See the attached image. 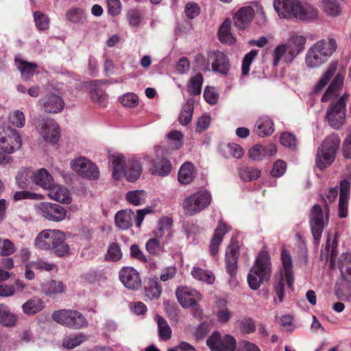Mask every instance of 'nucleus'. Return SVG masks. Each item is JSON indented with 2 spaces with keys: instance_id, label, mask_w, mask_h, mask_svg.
I'll return each instance as SVG.
<instances>
[{
  "instance_id": "nucleus-59",
  "label": "nucleus",
  "mask_w": 351,
  "mask_h": 351,
  "mask_svg": "<svg viewBox=\"0 0 351 351\" xmlns=\"http://www.w3.org/2000/svg\"><path fill=\"white\" fill-rule=\"evenodd\" d=\"M221 335L219 332H214L207 339L206 345L211 351H218L219 346L221 341Z\"/></svg>"
},
{
  "instance_id": "nucleus-34",
  "label": "nucleus",
  "mask_w": 351,
  "mask_h": 351,
  "mask_svg": "<svg viewBox=\"0 0 351 351\" xmlns=\"http://www.w3.org/2000/svg\"><path fill=\"white\" fill-rule=\"evenodd\" d=\"M44 307V302L41 299L33 298L22 305V310L26 315H34L41 311Z\"/></svg>"
},
{
  "instance_id": "nucleus-62",
  "label": "nucleus",
  "mask_w": 351,
  "mask_h": 351,
  "mask_svg": "<svg viewBox=\"0 0 351 351\" xmlns=\"http://www.w3.org/2000/svg\"><path fill=\"white\" fill-rule=\"evenodd\" d=\"M280 143L283 146L291 149H294L296 146V139L295 136L289 132H285L281 134Z\"/></svg>"
},
{
  "instance_id": "nucleus-15",
  "label": "nucleus",
  "mask_w": 351,
  "mask_h": 351,
  "mask_svg": "<svg viewBox=\"0 0 351 351\" xmlns=\"http://www.w3.org/2000/svg\"><path fill=\"white\" fill-rule=\"evenodd\" d=\"M122 284L128 289L137 290L141 287L139 273L132 267H123L119 273Z\"/></svg>"
},
{
  "instance_id": "nucleus-27",
  "label": "nucleus",
  "mask_w": 351,
  "mask_h": 351,
  "mask_svg": "<svg viewBox=\"0 0 351 351\" xmlns=\"http://www.w3.org/2000/svg\"><path fill=\"white\" fill-rule=\"evenodd\" d=\"M32 182L46 190H48L54 182L51 174L45 169H40L36 172L33 171Z\"/></svg>"
},
{
  "instance_id": "nucleus-30",
  "label": "nucleus",
  "mask_w": 351,
  "mask_h": 351,
  "mask_svg": "<svg viewBox=\"0 0 351 351\" xmlns=\"http://www.w3.org/2000/svg\"><path fill=\"white\" fill-rule=\"evenodd\" d=\"M274 130V123L268 117L260 118L256 123L255 132L261 137L271 134Z\"/></svg>"
},
{
  "instance_id": "nucleus-8",
  "label": "nucleus",
  "mask_w": 351,
  "mask_h": 351,
  "mask_svg": "<svg viewBox=\"0 0 351 351\" xmlns=\"http://www.w3.org/2000/svg\"><path fill=\"white\" fill-rule=\"evenodd\" d=\"M212 202V195L208 191L195 192L184 199L182 208L187 216H195L208 208Z\"/></svg>"
},
{
  "instance_id": "nucleus-40",
  "label": "nucleus",
  "mask_w": 351,
  "mask_h": 351,
  "mask_svg": "<svg viewBox=\"0 0 351 351\" xmlns=\"http://www.w3.org/2000/svg\"><path fill=\"white\" fill-rule=\"evenodd\" d=\"M194 101L188 99L182 110L178 121L182 125L189 124L192 119L193 112Z\"/></svg>"
},
{
  "instance_id": "nucleus-57",
  "label": "nucleus",
  "mask_w": 351,
  "mask_h": 351,
  "mask_svg": "<svg viewBox=\"0 0 351 351\" xmlns=\"http://www.w3.org/2000/svg\"><path fill=\"white\" fill-rule=\"evenodd\" d=\"M120 102L125 107L134 108L138 105V98L134 93H127L120 97Z\"/></svg>"
},
{
  "instance_id": "nucleus-49",
  "label": "nucleus",
  "mask_w": 351,
  "mask_h": 351,
  "mask_svg": "<svg viewBox=\"0 0 351 351\" xmlns=\"http://www.w3.org/2000/svg\"><path fill=\"white\" fill-rule=\"evenodd\" d=\"M88 339L87 337L82 333L75 336L66 337L63 341V346L69 349L74 348Z\"/></svg>"
},
{
  "instance_id": "nucleus-39",
  "label": "nucleus",
  "mask_w": 351,
  "mask_h": 351,
  "mask_svg": "<svg viewBox=\"0 0 351 351\" xmlns=\"http://www.w3.org/2000/svg\"><path fill=\"white\" fill-rule=\"evenodd\" d=\"M162 287L158 278H151L149 279L148 287L145 289V295L149 300L157 299L160 296Z\"/></svg>"
},
{
  "instance_id": "nucleus-52",
  "label": "nucleus",
  "mask_w": 351,
  "mask_h": 351,
  "mask_svg": "<svg viewBox=\"0 0 351 351\" xmlns=\"http://www.w3.org/2000/svg\"><path fill=\"white\" fill-rule=\"evenodd\" d=\"M172 222L173 221L171 218H162L159 221L158 230L155 232L156 237L161 238L165 233H169Z\"/></svg>"
},
{
  "instance_id": "nucleus-41",
  "label": "nucleus",
  "mask_w": 351,
  "mask_h": 351,
  "mask_svg": "<svg viewBox=\"0 0 351 351\" xmlns=\"http://www.w3.org/2000/svg\"><path fill=\"white\" fill-rule=\"evenodd\" d=\"M66 18L73 23H84L86 21V14L82 8H71L66 12Z\"/></svg>"
},
{
  "instance_id": "nucleus-18",
  "label": "nucleus",
  "mask_w": 351,
  "mask_h": 351,
  "mask_svg": "<svg viewBox=\"0 0 351 351\" xmlns=\"http://www.w3.org/2000/svg\"><path fill=\"white\" fill-rule=\"evenodd\" d=\"M39 133L47 142L56 143L60 138V128L52 119L43 121L38 128Z\"/></svg>"
},
{
  "instance_id": "nucleus-51",
  "label": "nucleus",
  "mask_w": 351,
  "mask_h": 351,
  "mask_svg": "<svg viewBox=\"0 0 351 351\" xmlns=\"http://www.w3.org/2000/svg\"><path fill=\"white\" fill-rule=\"evenodd\" d=\"M122 256L120 247L118 244L113 243L108 247L106 258L108 261L117 262L121 259Z\"/></svg>"
},
{
  "instance_id": "nucleus-29",
  "label": "nucleus",
  "mask_w": 351,
  "mask_h": 351,
  "mask_svg": "<svg viewBox=\"0 0 351 351\" xmlns=\"http://www.w3.org/2000/svg\"><path fill=\"white\" fill-rule=\"evenodd\" d=\"M227 232V227L223 221L219 222L217 228L215 229L212 241L210 245V253L215 255L218 252V248L222 241L223 236Z\"/></svg>"
},
{
  "instance_id": "nucleus-14",
  "label": "nucleus",
  "mask_w": 351,
  "mask_h": 351,
  "mask_svg": "<svg viewBox=\"0 0 351 351\" xmlns=\"http://www.w3.org/2000/svg\"><path fill=\"white\" fill-rule=\"evenodd\" d=\"M71 168L78 174L89 179H97L99 175L97 167L84 157H80L71 161Z\"/></svg>"
},
{
  "instance_id": "nucleus-9",
  "label": "nucleus",
  "mask_w": 351,
  "mask_h": 351,
  "mask_svg": "<svg viewBox=\"0 0 351 351\" xmlns=\"http://www.w3.org/2000/svg\"><path fill=\"white\" fill-rule=\"evenodd\" d=\"M51 318L56 322L73 329H80L88 326V321L79 311L73 309L55 311Z\"/></svg>"
},
{
  "instance_id": "nucleus-16",
  "label": "nucleus",
  "mask_w": 351,
  "mask_h": 351,
  "mask_svg": "<svg viewBox=\"0 0 351 351\" xmlns=\"http://www.w3.org/2000/svg\"><path fill=\"white\" fill-rule=\"evenodd\" d=\"M176 296L180 304L184 308L195 306L202 299L200 293L187 287H180L176 289Z\"/></svg>"
},
{
  "instance_id": "nucleus-25",
  "label": "nucleus",
  "mask_w": 351,
  "mask_h": 351,
  "mask_svg": "<svg viewBox=\"0 0 351 351\" xmlns=\"http://www.w3.org/2000/svg\"><path fill=\"white\" fill-rule=\"evenodd\" d=\"M136 216L131 210L119 211L115 215L116 225L122 230L130 228L133 223H136Z\"/></svg>"
},
{
  "instance_id": "nucleus-22",
  "label": "nucleus",
  "mask_w": 351,
  "mask_h": 351,
  "mask_svg": "<svg viewBox=\"0 0 351 351\" xmlns=\"http://www.w3.org/2000/svg\"><path fill=\"white\" fill-rule=\"evenodd\" d=\"M254 16V10L251 7L241 8L235 14L234 24L239 29H245L249 25Z\"/></svg>"
},
{
  "instance_id": "nucleus-1",
  "label": "nucleus",
  "mask_w": 351,
  "mask_h": 351,
  "mask_svg": "<svg viewBox=\"0 0 351 351\" xmlns=\"http://www.w3.org/2000/svg\"><path fill=\"white\" fill-rule=\"evenodd\" d=\"M35 246L40 250L53 251L57 256L69 254V246L65 243L64 234L59 230H45L36 237Z\"/></svg>"
},
{
  "instance_id": "nucleus-42",
  "label": "nucleus",
  "mask_w": 351,
  "mask_h": 351,
  "mask_svg": "<svg viewBox=\"0 0 351 351\" xmlns=\"http://www.w3.org/2000/svg\"><path fill=\"white\" fill-rule=\"evenodd\" d=\"M16 61L17 62V67L21 71L23 78L25 80L29 79L35 73L37 65L34 63L18 60L17 59H16Z\"/></svg>"
},
{
  "instance_id": "nucleus-12",
  "label": "nucleus",
  "mask_w": 351,
  "mask_h": 351,
  "mask_svg": "<svg viewBox=\"0 0 351 351\" xmlns=\"http://www.w3.org/2000/svg\"><path fill=\"white\" fill-rule=\"evenodd\" d=\"M325 209L326 213V219L324 218V212L321 206L318 204H315L312 207L310 213V226L313 239L316 243H319L324 226L328 222V206H326Z\"/></svg>"
},
{
  "instance_id": "nucleus-5",
  "label": "nucleus",
  "mask_w": 351,
  "mask_h": 351,
  "mask_svg": "<svg viewBox=\"0 0 351 351\" xmlns=\"http://www.w3.org/2000/svg\"><path fill=\"white\" fill-rule=\"evenodd\" d=\"M271 276V263L269 256L267 252H261L256 262L247 275V282L250 287L257 290L264 281H267Z\"/></svg>"
},
{
  "instance_id": "nucleus-7",
  "label": "nucleus",
  "mask_w": 351,
  "mask_h": 351,
  "mask_svg": "<svg viewBox=\"0 0 351 351\" xmlns=\"http://www.w3.org/2000/svg\"><path fill=\"white\" fill-rule=\"evenodd\" d=\"M281 260L285 276L282 274L276 276L273 284L274 289L280 302H282L284 300L285 285L287 284L291 287L293 282L291 257L289 252L285 249H282L281 252Z\"/></svg>"
},
{
  "instance_id": "nucleus-23",
  "label": "nucleus",
  "mask_w": 351,
  "mask_h": 351,
  "mask_svg": "<svg viewBox=\"0 0 351 351\" xmlns=\"http://www.w3.org/2000/svg\"><path fill=\"white\" fill-rule=\"evenodd\" d=\"M213 59L212 69L214 71L227 74L230 69V63L227 56L222 52L217 51L210 56Z\"/></svg>"
},
{
  "instance_id": "nucleus-58",
  "label": "nucleus",
  "mask_w": 351,
  "mask_h": 351,
  "mask_svg": "<svg viewBox=\"0 0 351 351\" xmlns=\"http://www.w3.org/2000/svg\"><path fill=\"white\" fill-rule=\"evenodd\" d=\"M146 250L153 255H160L164 251L156 239H151L147 242Z\"/></svg>"
},
{
  "instance_id": "nucleus-11",
  "label": "nucleus",
  "mask_w": 351,
  "mask_h": 351,
  "mask_svg": "<svg viewBox=\"0 0 351 351\" xmlns=\"http://www.w3.org/2000/svg\"><path fill=\"white\" fill-rule=\"evenodd\" d=\"M22 139L19 132L10 127H0V150L11 154L20 149Z\"/></svg>"
},
{
  "instance_id": "nucleus-46",
  "label": "nucleus",
  "mask_w": 351,
  "mask_h": 351,
  "mask_svg": "<svg viewBox=\"0 0 351 351\" xmlns=\"http://www.w3.org/2000/svg\"><path fill=\"white\" fill-rule=\"evenodd\" d=\"M191 274L193 278L208 284H213L215 278L211 271L204 270L199 267H193Z\"/></svg>"
},
{
  "instance_id": "nucleus-44",
  "label": "nucleus",
  "mask_w": 351,
  "mask_h": 351,
  "mask_svg": "<svg viewBox=\"0 0 351 351\" xmlns=\"http://www.w3.org/2000/svg\"><path fill=\"white\" fill-rule=\"evenodd\" d=\"M147 193L143 190L131 191L127 193L126 199L134 206H140L146 201Z\"/></svg>"
},
{
  "instance_id": "nucleus-60",
  "label": "nucleus",
  "mask_w": 351,
  "mask_h": 351,
  "mask_svg": "<svg viewBox=\"0 0 351 351\" xmlns=\"http://www.w3.org/2000/svg\"><path fill=\"white\" fill-rule=\"evenodd\" d=\"M106 3L110 15L115 16L121 14V3L120 0H106Z\"/></svg>"
},
{
  "instance_id": "nucleus-63",
  "label": "nucleus",
  "mask_w": 351,
  "mask_h": 351,
  "mask_svg": "<svg viewBox=\"0 0 351 351\" xmlns=\"http://www.w3.org/2000/svg\"><path fill=\"white\" fill-rule=\"evenodd\" d=\"M127 19L129 24L131 26H138L141 21V13L138 10L136 9H132L128 11L127 14Z\"/></svg>"
},
{
  "instance_id": "nucleus-21",
  "label": "nucleus",
  "mask_w": 351,
  "mask_h": 351,
  "mask_svg": "<svg viewBox=\"0 0 351 351\" xmlns=\"http://www.w3.org/2000/svg\"><path fill=\"white\" fill-rule=\"evenodd\" d=\"M295 1L296 0H274V7L278 16L285 19L293 18Z\"/></svg>"
},
{
  "instance_id": "nucleus-38",
  "label": "nucleus",
  "mask_w": 351,
  "mask_h": 351,
  "mask_svg": "<svg viewBox=\"0 0 351 351\" xmlns=\"http://www.w3.org/2000/svg\"><path fill=\"white\" fill-rule=\"evenodd\" d=\"M150 170L152 173L160 176H165L170 173L171 164L168 160L162 158L154 161Z\"/></svg>"
},
{
  "instance_id": "nucleus-26",
  "label": "nucleus",
  "mask_w": 351,
  "mask_h": 351,
  "mask_svg": "<svg viewBox=\"0 0 351 351\" xmlns=\"http://www.w3.org/2000/svg\"><path fill=\"white\" fill-rule=\"evenodd\" d=\"M343 75L339 73H337L335 77L334 80H332V83L330 84L327 90L322 96L321 101L322 102H326L335 98L339 95V91L343 85Z\"/></svg>"
},
{
  "instance_id": "nucleus-61",
  "label": "nucleus",
  "mask_w": 351,
  "mask_h": 351,
  "mask_svg": "<svg viewBox=\"0 0 351 351\" xmlns=\"http://www.w3.org/2000/svg\"><path fill=\"white\" fill-rule=\"evenodd\" d=\"M240 330L242 332L250 334L255 331V322L252 318H244L240 322Z\"/></svg>"
},
{
  "instance_id": "nucleus-43",
  "label": "nucleus",
  "mask_w": 351,
  "mask_h": 351,
  "mask_svg": "<svg viewBox=\"0 0 351 351\" xmlns=\"http://www.w3.org/2000/svg\"><path fill=\"white\" fill-rule=\"evenodd\" d=\"M203 77L201 73L192 77L188 84L187 90L191 95H198L201 93Z\"/></svg>"
},
{
  "instance_id": "nucleus-19",
  "label": "nucleus",
  "mask_w": 351,
  "mask_h": 351,
  "mask_svg": "<svg viewBox=\"0 0 351 351\" xmlns=\"http://www.w3.org/2000/svg\"><path fill=\"white\" fill-rule=\"evenodd\" d=\"M240 247L238 243L232 241L226 252V267L231 277L236 275Z\"/></svg>"
},
{
  "instance_id": "nucleus-56",
  "label": "nucleus",
  "mask_w": 351,
  "mask_h": 351,
  "mask_svg": "<svg viewBox=\"0 0 351 351\" xmlns=\"http://www.w3.org/2000/svg\"><path fill=\"white\" fill-rule=\"evenodd\" d=\"M257 54H258V51L253 49V50H251L249 53H247L245 56V57L243 60L242 68H241L242 74L243 75H246L248 74L249 71H250V64H251L253 59L257 56Z\"/></svg>"
},
{
  "instance_id": "nucleus-48",
  "label": "nucleus",
  "mask_w": 351,
  "mask_h": 351,
  "mask_svg": "<svg viewBox=\"0 0 351 351\" xmlns=\"http://www.w3.org/2000/svg\"><path fill=\"white\" fill-rule=\"evenodd\" d=\"M323 10L331 16H337L341 12V8L337 0H324Z\"/></svg>"
},
{
  "instance_id": "nucleus-10",
  "label": "nucleus",
  "mask_w": 351,
  "mask_h": 351,
  "mask_svg": "<svg viewBox=\"0 0 351 351\" xmlns=\"http://www.w3.org/2000/svg\"><path fill=\"white\" fill-rule=\"evenodd\" d=\"M348 95L343 94L335 102L332 103L326 111V119L330 127L340 128L345 123L346 101Z\"/></svg>"
},
{
  "instance_id": "nucleus-36",
  "label": "nucleus",
  "mask_w": 351,
  "mask_h": 351,
  "mask_svg": "<svg viewBox=\"0 0 351 351\" xmlns=\"http://www.w3.org/2000/svg\"><path fill=\"white\" fill-rule=\"evenodd\" d=\"M155 319L157 322L158 333L160 339L162 341L170 339L172 336V330L166 319L159 315H157Z\"/></svg>"
},
{
  "instance_id": "nucleus-2",
  "label": "nucleus",
  "mask_w": 351,
  "mask_h": 351,
  "mask_svg": "<svg viewBox=\"0 0 351 351\" xmlns=\"http://www.w3.org/2000/svg\"><path fill=\"white\" fill-rule=\"evenodd\" d=\"M306 38L300 34H293L286 43L278 45L274 50L273 64L277 66L280 60L285 63H291L295 58L303 52L305 48Z\"/></svg>"
},
{
  "instance_id": "nucleus-17",
  "label": "nucleus",
  "mask_w": 351,
  "mask_h": 351,
  "mask_svg": "<svg viewBox=\"0 0 351 351\" xmlns=\"http://www.w3.org/2000/svg\"><path fill=\"white\" fill-rule=\"evenodd\" d=\"M295 19L303 21H313L318 18V10L308 3H302L298 0L295 4Z\"/></svg>"
},
{
  "instance_id": "nucleus-53",
  "label": "nucleus",
  "mask_w": 351,
  "mask_h": 351,
  "mask_svg": "<svg viewBox=\"0 0 351 351\" xmlns=\"http://www.w3.org/2000/svg\"><path fill=\"white\" fill-rule=\"evenodd\" d=\"M34 21L37 28L40 30H46L49 27V18L40 12H35Z\"/></svg>"
},
{
  "instance_id": "nucleus-35",
  "label": "nucleus",
  "mask_w": 351,
  "mask_h": 351,
  "mask_svg": "<svg viewBox=\"0 0 351 351\" xmlns=\"http://www.w3.org/2000/svg\"><path fill=\"white\" fill-rule=\"evenodd\" d=\"M337 69V62H332L326 71L324 73L323 76L318 81L314 88V90L315 93L320 92L324 86L329 82L331 77L334 75Z\"/></svg>"
},
{
  "instance_id": "nucleus-50",
  "label": "nucleus",
  "mask_w": 351,
  "mask_h": 351,
  "mask_svg": "<svg viewBox=\"0 0 351 351\" xmlns=\"http://www.w3.org/2000/svg\"><path fill=\"white\" fill-rule=\"evenodd\" d=\"M221 341L218 351H235L236 340L232 336L226 335Z\"/></svg>"
},
{
  "instance_id": "nucleus-32",
  "label": "nucleus",
  "mask_w": 351,
  "mask_h": 351,
  "mask_svg": "<svg viewBox=\"0 0 351 351\" xmlns=\"http://www.w3.org/2000/svg\"><path fill=\"white\" fill-rule=\"evenodd\" d=\"M195 178L193 165L190 162H184L180 168L178 172V181L182 184L191 183Z\"/></svg>"
},
{
  "instance_id": "nucleus-54",
  "label": "nucleus",
  "mask_w": 351,
  "mask_h": 351,
  "mask_svg": "<svg viewBox=\"0 0 351 351\" xmlns=\"http://www.w3.org/2000/svg\"><path fill=\"white\" fill-rule=\"evenodd\" d=\"M248 156L250 159L254 161L262 160L265 158L263 145L256 144L252 147L249 149Z\"/></svg>"
},
{
  "instance_id": "nucleus-45",
  "label": "nucleus",
  "mask_w": 351,
  "mask_h": 351,
  "mask_svg": "<svg viewBox=\"0 0 351 351\" xmlns=\"http://www.w3.org/2000/svg\"><path fill=\"white\" fill-rule=\"evenodd\" d=\"M216 315L221 323H227L232 317V312L227 308L226 302L224 300H219L217 303V311Z\"/></svg>"
},
{
  "instance_id": "nucleus-64",
  "label": "nucleus",
  "mask_w": 351,
  "mask_h": 351,
  "mask_svg": "<svg viewBox=\"0 0 351 351\" xmlns=\"http://www.w3.org/2000/svg\"><path fill=\"white\" fill-rule=\"evenodd\" d=\"M10 120L13 125L19 128H22L25 125V116L23 113L19 110H15L10 116Z\"/></svg>"
},
{
  "instance_id": "nucleus-55",
  "label": "nucleus",
  "mask_w": 351,
  "mask_h": 351,
  "mask_svg": "<svg viewBox=\"0 0 351 351\" xmlns=\"http://www.w3.org/2000/svg\"><path fill=\"white\" fill-rule=\"evenodd\" d=\"M16 250L14 243L8 239H0V254L1 256H9Z\"/></svg>"
},
{
  "instance_id": "nucleus-37",
  "label": "nucleus",
  "mask_w": 351,
  "mask_h": 351,
  "mask_svg": "<svg viewBox=\"0 0 351 351\" xmlns=\"http://www.w3.org/2000/svg\"><path fill=\"white\" fill-rule=\"evenodd\" d=\"M231 21L226 19L219 29V39L221 42L232 45L234 43L235 38L230 32Z\"/></svg>"
},
{
  "instance_id": "nucleus-24",
  "label": "nucleus",
  "mask_w": 351,
  "mask_h": 351,
  "mask_svg": "<svg viewBox=\"0 0 351 351\" xmlns=\"http://www.w3.org/2000/svg\"><path fill=\"white\" fill-rule=\"evenodd\" d=\"M47 191L49 197L52 199L64 204L71 202V194L65 187L56 185L53 182Z\"/></svg>"
},
{
  "instance_id": "nucleus-31",
  "label": "nucleus",
  "mask_w": 351,
  "mask_h": 351,
  "mask_svg": "<svg viewBox=\"0 0 351 351\" xmlns=\"http://www.w3.org/2000/svg\"><path fill=\"white\" fill-rule=\"evenodd\" d=\"M18 320L17 315L5 304H0V324L5 327H13Z\"/></svg>"
},
{
  "instance_id": "nucleus-47",
  "label": "nucleus",
  "mask_w": 351,
  "mask_h": 351,
  "mask_svg": "<svg viewBox=\"0 0 351 351\" xmlns=\"http://www.w3.org/2000/svg\"><path fill=\"white\" fill-rule=\"evenodd\" d=\"M33 171L31 169H23L16 176V183L19 188L26 189L29 184V179L32 180Z\"/></svg>"
},
{
  "instance_id": "nucleus-3",
  "label": "nucleus",
  "mask_w": 351,
  "mask_h": 351,
  "mask_svg": "<svg viewBox=\"0 0 351 351\" xmlns=\"http://www.w3.org/2000/svg\"><path fill=\"white\" fill-rule=\"evenodd\" d=\"M337 49L333 38L322 39L313 44L307 51L305 63L308 68H315L325 63Z\"/></svg>"
},
{
  "instance_id": "nucleus-4",
  "label": "nucleus",
  "mask_w": 351,
  "mask_h": 351,
  "mask_svg": "<svg viewBox=\"0 0 351 351\" xmlns=\"http://www.w3.org/2000/svg\"><path fill=\"white\" fill-rule=\"evenodd\" d=\"M112 167V176L119 180L125 176L129 182H135L141 174V165L136 160H130L127 162L121 154H113L110 157Z\"/></svg>"
},
{
  "instance_id": "nucleus-33",
  "label": "nucleus",
  "mask_w": 351,
  "mask_h": 351,
  "mask_svg": "<svg viewBox=\"0 0 351 351\" xmlns=\"http://www.w3.org/2000/svg\"><path fill=\"white\" fill-rule=\"evenodd\" d=\"M339 268L343 278L351 282V254L345 253L341 255Z\"/></svg>"
},
{
  "instance_id": "nucleus-20",
  "label": "nucleus",
  "mask_w": 351,
  "mask_h": 351,
  "mask_svg": "<svg viewBox=\"0 0 351 351\" xmlns=\"http://www.w3.org/2000/svg\"><path fill=\"white\" fill-rule=\"evenodd\" d=\"M38 102L43 111L47 113H58L62 110L64 106L63 99L54 94L45 96Z\"/></svg>"
},
{
  "instance_id": "nucleus-6",
  "label": "nucleus",
  "mask_w": 351,
  "mask_h": 351,
  "mask_svg": "<svg viewBox=\"0 0 351 351\" xmlns=\"http://www.w3.org/2000/svg\"><path fill=\"white\" fill-rule=\"evenodd\" d=\"M339 144L340 138L337 134H332L326 138L317 152L316 165L319 169H326L334 162Z\"/></svg>"
},
{
  "instance_id": "nucleus-13",
  "label": "nucleus",
  "mask_w": 351,
  "mask_h": 351,
  "mask_svg": "<svg viewBox=\"0 0 351 351\" xmlns=\"http://www.w3.org/2000/svg\"><path fill=\"white\" fill-rule=\"evenodd\" d=\"M37 210L45 219L56 222L63 221L66 216V212L63 207L49 202L39 203Z\"/></svg>"
},
{
  "instance_id": "nucleus-28",
  "label": "nucleus",
  "mask_w": 351,
  "mask_h": 351,
  "mask_svg": "<svg viewBox=\"0 0 351 351\" xmlns=\"http://www.w3.org/2000/svg\"><path fill=\"white\" fill-rule=\"evenodd\" d=\"M66 286L61 281L49 280L42 285V291L47 296L53 297L66 291Z\"/></svg>"
}]
</instances>
